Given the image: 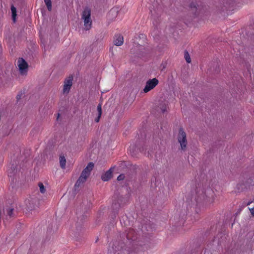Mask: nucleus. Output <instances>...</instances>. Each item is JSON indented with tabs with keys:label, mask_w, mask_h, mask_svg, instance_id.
<instances>
[{
	"label": "nucleus",
	"mask_w": 254,
	"mask_h": 254,
	"mask_svg": "<svg viewBox=\"0 0 254 254\" xmlns=\"http://www.w3.org/2000/svg\"><path fill=\"white\" fill-rule=\"evenodd\" d=\"M97 111L98 113V115H102V106L101 104H99L97 106Z\"/></svg>",
	"instance_id": "19"
},
{
	"label": "nucleus",
	"mask_w": 254,
	"mask_h": 254,
	"mask_svg": "<svg viewBox=\"0 0 254 254\" xmlns=\"http://www.w3.org/2000/svg\"><path fill=\"white\" fill-rule=\"evenodd\" d=\"M27 208L30 209V210H31L32 209V207L31 206V205H30L29 206V205H27Z\"/></svg>",
	"instance_id": "23"
},
{
	"label": "nucleus",
	"mask_w": 254,
	"mask_h": 254,
	"mask_svg": "<svg viewBox=\"0 0 254 254\" xmlns=\"http://www.w3.org/2000/svg\"><path fill=\"white\" fill-rule=\"evenodd\" d=\"M38 186L39 187L40 192L44 193L45 192L46 190L43 184L42 183H39L38 184Z\"/></svg>",
	"instance_id": "17"
},
{
	"label": "nucleus",
	"mask_w": 254,
	"mask_h": 254,
	"mask_svg": "<svg viewBox=\"0 0 254 254\" xmlns=\"http://www.w3.org/2000/svg\"><path fill=\"white\" fill-rule=\"evenodd\" d=\"M113 12H116V11H115V10L112 9L110 10L109 14L113 13Z\"/></svg>",
	"instance_id": "24"
},
{
	"label": "nucleus",
	"mask_w": 254,
	"mask_h": 254,
	"mask_svg": "<svg viewBox=\"0 0 254 254\" xmlns=\"http://www.w3.org/2000/svg\"><path fill=\"white\" fill-rule=\"evenodd\" d=\"M81 19L84 23V29L90 30L92 27V21L91 18V9L88 7L84 8L81 14Z\"/></svg>",
	"instance_id": "3"
},
{
	"label": "nucleus",
	"mask_w": 254,
	"mask_h": 254,
	"mask_svg": "<svg viewBox=\"0 0 254 254\" xmlns=\"http://www.w3.org/2000/svg\"><path fill=\"white\" fill-rule=\"evenodd\" d=\"M60 166L62 169H65L66 165V159L64 156H61L60 157Z\"/></svg>",
	"instance_id": "12"
},
{
	"label": "nucleus",
	"mask_w": 254,
	"mask_h": 254,
	"mask_svg": "<svg viewBox=\"0 0 254 254\" xmlns=\"http://www.w3.org/2000/svg\"><path fill=\"white\" fill-rule=\"evenodd\" d=\"M194 198L197 202L204 201L206 203L212 204L215 200L214 193L211 188H205L203 186L198 185L196 188Z\"/></svg>",
	"instance_id": "1"
},
{
	"label": "nucleus",
	"mask_w": 254,
	"mask_h": 254,
	"mask_svg": "<svg viewBox=\"0 0 254 254\" xmlns=\"http://www.w3.org/2000/svg\"><path fill=\"white\" fill-rule=\"evenodd\" d=\"M13 208L8 207L4 210V213L6 215V218L8 216L11 217L13 216Z\"/></svg>",
	"instance_id": "11"
},
{
	"label": "nucleus",
	"mask_w": 254,
	"mask_h": 254,
	"mask_svg": "<svg viewBox=\"0 0 254 254\" xmlns=\"http://www.w3.org/2000/svg\"><path fill=\"white\" fill-rule=\"evenodd\" d=\"M49 11L52 10V2L51 0H44Z\"/></svg>",
	"instance_id": "15"
},
{
	"label": "nucleus",
	"mask_w": 254,
	"mask_h": 254,
	"mask_svg": "<svg viewBox=\"0 0 254 254\" xmlns=\"http://www.w3.org/2000/svg\"><path fill=\"white\" fill-rule=\"evenodd\" d=\"M190 7L192 11V12L195 13L197 9V4L195 2H191L190 5Z\"/></svg>",
	"instance_id": "14"
},
{
	"label": "nucleus",
	"mask_w": 254,
	"mask_h": 254,
	"mask_svg": "<svg viewBox=\"0 0 254 254\" xmlns=\"http://www.w3.org/2000/svg\"><path fill=\"white\" fill-rule=\"evenodd\" d=\"M17 65L21 74H25L27 72L28 64L22 58H19L17 61Z\"/></svg>",
	"instance_id": "6"
},
{
	"label": "nucleus",
	"mask_w": 254,
	"mask_h": 254,
	"mask_svg": "<svg viewBox=\"0 0 254 254\" xmlns=\"http://www.w3.org/2000/svg\"><path fill=\"white\" fill-rule=\"evenodd\" d=\"M234 253V250L233 249H230L229 248L226 249L223 252L222 254H233Z\"/></svg>",
	"instance_id": "18"
},
{
	"label": "nucleus",
	"mask_w": 254,
	"mask_h": 254,
	"mask_svg": "<svg viewBox=\"0 0 254 254\" xmlns=\"http://www.w3.org/2000/svg\"><path fill=\"white\" fill-rule=\"evenodd\" d=\"M125 178V176L124 174H121L120 175L118 178H117V180L118 181H122V180H123Z\"/></svg>",
	"instance_id": "20"
},
{
	"label": "nucleus",
	"mask_w": 254,
	"mask_h": 254,
	"mask_svg": "<svg viewBox=\"0 0 254 254\" xmlns=\"http://www.w3.org/2000/svg\"><path fill=\"white\" fill-rule=\"evenodd\" d=\"M177 140L180 144L181 149L185 151L188 144L186 133L182 128H180L177 136Z\"/></svg>",
	"instance_id": "4"
},
{
	"label": "nucleus",
	"mask_w": 254,
	"mask_h": 254,
	"mask_svg": "<svg viewBox=\"0 0 254 254\" xmlns=\"http://www.w3.org/2000/svg\"><path fill=\"white\" fill-rule=\"evenodd\" d=\"M112 173L113 169L111 168L102 176V180L104 181H109L112 177Z\"/></svg>",
	"instance_id": "9"
},
{
	"label": "nucleus",
	"mask_w": 254,
	"mask_h": 254,
	"mask_svg": "<svg viewBox=\"0 0 254 254\" xmlns=\"http://www.w3.org/2000/svg\"><path fill=\"white\" fill-rule=\"evenodd\" d=\"M118 246V243L112 244L108 249V254H122V251L120 250Z\"/></svg>",
	"instance_id": "8"
},
{
	"label": "nucleus",
	"mask_w": 254,
	"mask_h": 254,
	"mask_svg": "<svg viewBox=\"0 0 254 254\" xmlns=\"http://www.w3.org/2000/svg\"><path fill=\"white\" fill-rule=\"evenodd\" d=\"M101 115H98L97 118H96L95 120V121L97 123L99 122L100 119Z\"/></svg>",
	"instance_id": "21"
},
{
	"label": "nucleus",
	"mask_w": 254,
	"mask_h": 254,
	"mask_svg": "<svg viewBox=\"0 0 254 254\" xmlns=\"http://www.w3.org/2000/svg\"><path fill=\"white\" fill-rule=\"evenodd\" d=\"M94 167V164L92 162H90L88 164L87 166L82 171L80 177L76 181L75 184V187L78 188L81 185L85 183L89 176L91 171Z\"/></svg>",
	"instance_id": "2"
},
{
	"label": "nucleus",
	"mask_w": 254,
	"mask_h": 254,
	"mask_svg": "<svg viewBox=\"0 0 254 254\" xmlns=\"http://www.w3.org/2000/svg\"><path fill=\"white\" fill-rule=\"evenodd\" d=\"M184 57L185 58L186 62L188 63H190V62H191L190 58L189 53L187 51H186L184 53Z\"/></svg>",
	"instance_id": "16"
},
{
	"label": "nucleus",
	"mask_w": 254,
	"mask_h": 254,
	"mask_svg": "<svg viewBox=\"0 0 254 254\" xmlns=\"http://www.w3.org/2000/svg\"><path fill=\"white\" fill-rule=\"evenodd\" d=\"M17 98H20V97H19L18 95H17Z\"/></svg>",
	"instance_id": "28"
},
{
	"label": "nucleus",
	"mask_w": 254,
	"mask_h": 254,
	"mask_svg": "<svg viewBox=\"0 0 254 254\" xmlns=\"http://www.w3.org/2000/svg\"><path fill=\"white\" fill-rule=\"evenodd\" d=\"M159 83L158 80L154 78L151 79H149L146 82L145 86L143 89L144 93H147L151 90L153 89Z\"/></svg>",
	"instance_id": "5"
},
{
	"label": "nucleus",
	"mask_w": 254,
	"mask_h": 254,
	"mask_svg": "<svg viewBox=\"0 0 254 254\" xmlns=\"http://www.w3.org/2000/svg\"><path fill=\"white\" fill-rule=\"evenodd\" d=\"M250 210L253 215H254V206L251 208H250Z\"/></svg>",
	"instance_id": "22"
},
{
	"label": "nucleus",
	"mask_w": 254,
	"mask_h": 254,
	"mask_svg": "<svg viewBox=\"0 0 254 254\" xmlns=\"http://www.w3.org/2000/svg\"><path fill=\"white\" fill-rule=\"evenodd\" d=\"M252 202H249L248 203H247V205H249L250 204V203H251Z\"/></svg>",
	"instance_id": "26"
},
{
	"label": "nucleus",
	"mask_w": 254,
	"mask_h": 254,
	"mask_svg": "<svg viewBox=\"0 0 254 254\" xmlns=\"http://www.w3.org/2000/svg\"><path fill=\"white\" fill-rule=\"evenodd\" d=\"M162 111L163 112H164L165 111V109H162Z\"/></svg>",
	"instance_id": "25"
},
{
	"label": "nucleus",
	"mask_w": 254,
	"mask_h": 254,
	"mask_svg": "<svg viewBox=\"0 0 254 254\" xmlns=\"http://www.w3.org/2000/svg\"><path fill=\"white\" fill-rule=\"evenodd\" d=\"M73 77L69 76L65 79L64 85L63 92L64 93H68L72 85Z\"/></svg>",
	"instance_id": "7"
},
{
	"label": "nucleus",
	"mask_w": 254,
	"mask_h": 254,
	"mask_svg": "<svg viewBox=\"0 0 254 254\" xmlns=\"http://www.w3.org/2000/svg\"><path fill=\"white\" fill-rule=\"evenodd\" d=\"M59 116H60V114H58V118H59Z\"/></svg>",
	"instance_id": "27"
},
{
	"label": "nucleus",
	"mask_w": 254,
	"mask_h": 254,
	"mask_svg": "<svg viewBox=\"0 0 254 254\" xmlns=\"http://www.w3.org/2000/svg\"><path fill=\"white\" fill-rule=\"evenodd\" d=\"M124 38L122 35H116L114 38V43L116 46H120L123 44Z\"/></svg>",
	"instance_id": "10"
},
{
	"label": "nucleus",
	"mask_w": 254,
	"mask_h": 254,
	"mask_svg": "<svg viewBox=\"0 0 254 254\" xmlns=\"http://www.w3.org/2000/svg\"><path fill=\"white\" fill-rule=\"evenodd\" d=\"M11 10L12 13V20L13 22H15L16 21V8L14 6L12 5L11 7Z\"/></svg>",
	"instance_id": "13"
}]
</instances>
